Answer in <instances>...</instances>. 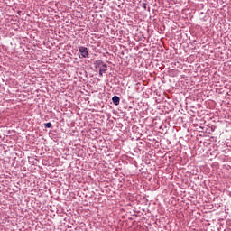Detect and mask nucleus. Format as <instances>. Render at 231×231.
<instances>
[{
	"label": "nucleus",
	"instance_id": "nucleus-1",
	"mask_svg": "<svg viewBox=\"0 0 231 231\" xmlns=\"http://www.w3.org/2000/svg\"><path fill=\"white\" fill-rule=\"evenodd\" d=\"M79 51L84 59L89 57V52L88 51V48L86 47H79Z\"/></svg>",
	"mask_w": 231,
	"mask_h": 231
},
{
	"label": "nucleus",
	"instance_id": "nucleus-2",
	"mask_svg": "<svg viewBox=\"0 0 231 231\" xmlns=\"http://www.w3.org/2000/svg\"><path fill=\"white\" fill-rule=\"evenodd\" d=\"M98 66H99V71H103V73H106V71H107V65L104 64V62L100 61Z\"/></svg>",
	"mask_w": 231,
	"mask_h": 231
},
{
	"label": "nucleus",
	"instance_id": "nucleus-3",
	"mask_svg": "<svg viewBox=\"0 0 231 231\" xmlns=\"http://www.w3.org/2000/svg\"><path fill=\"white\" fill-rule=\"evenodd\" d=\"M112 101L115 106H118L120 104V97L118 96H114Z\"/></svg>",
	"mask_w": 231,
	"mask_h": 231
},
{
	"label": "nucleus",
	"instance_id": "nucleus-4",
	"mask_svg": "<svg viewBox=\"0 0 231 231\" xmlns=\"http://www.w3.org/2000/svg\"><path fill=\"white\" fill-rule=\"evenodd\" d=\"M44 125L47 129H50L51 127V123H46Z\"/></svg>",
	"mask_w": 231,
	"mask_h": 231
},
{
	"label": "nucleus",
	"instance_id": "nucleus-5",
	"mask_svg": "<svg viewBox=\"0 0 231 231\" xmlns=\"http://www.w3.org/2000/svg\"><path fill=\"white\" fill-rule=\"evenodd\" d=\"M99 75H100V77H103L104 72H103V71H101V70H99Z\"/></svg>",
	"mask_w": 231,
	"mask_h": 231
}]
</instances>
